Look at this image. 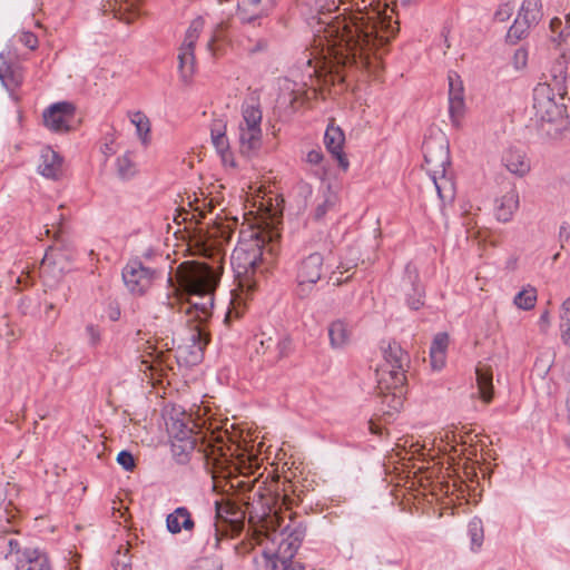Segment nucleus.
<instances>
[{
  "label": "nucleus",
  "mask_w": 570,
  "mask_h": 570,
  "mask_svg": "<svg viewBox=\"0 0 570 570\" xmlns=\"http://www.w3.org/2000/svg\"><path fill=\"white\" fill-rule=\"evenodd\" d=\"M153 362H154V358H153L151 361H149V360H142V362H141V363L146 365V368H147V370H153V368H154Z\"/></svg>",
  "instance_id": "nucleus-64"
},
{
  "label": "nucleus",
  "mask_w": 570,
  "mask_h": 570,
  "mask_svg": "<svg viewBox=\"0 0 570 570\" xmlns=\"http://www.w3.org/2000/svg\"><path fill=\"white\" fill-rule=\"evenodd\" d=\"M205 27L202 17L194 19L186 33L181 46L178 49V70L180 80L188 85L196 71L195 46Z\"/></svg>",
  "instance_id": "nucleus-10"
},
{
  "label": "nucleus",
  "mask_w": 570,
  "mask_h": 570,
  "mask_svg": "<svg viewBox=\"0 0 570 570\" xmlns=\"http://www.w3.org/2000/svg\"><path fill=\"white\" fill-rule=\"evenodd\" d=\"M130 122L136 127V132L144 145L150 140V120L142 111L129 114Z\"/></svg>",
  "instance_id": "nucleus-33"
},
{
  "label": "nucleus",
  "mask_w": 570,
  "mask_h": 570,
  "mask_svg": "<svg viewBox=\"0 0 570 570\" xmlns=\"http://www.w3.org/2000/svg\"><path fill=\"white\" fill-rule=\"evenodd\" d=\"M337 203V195L327 187L324 193V200L322 204H318L315 209V218L322 219L326 213L332 209Z\"/></svg>",
  "instance_id": "nucleus-43"
},
{
  "label": "nucleus",
  "mask_w": 570,
  "mask_h": 570,
  "mask_svg": "<svg viewBox=\"0 0 570 570\" xmlns=\"http://www.w3.org/2000/svg\"><path fill=\"white\" fill-rule=\"evenodd\" d=\"M226 29H227V24L225 22H220V23H217L215 29L213 30V35L207 42V49L213 55L216 52V49H215L216 41L223 39L224 32L226 31Z\"/></svg>",
  "instance_id": "nucleus-44"
},
{
  "label": "nucleus",
  "mask_w": 570,
  "mask_h": 570,
  "mask_svg": "<svg viewBox=\"0 0 570 570\" xmlns=\"http://www.w3.org/2000/svg\"><path fill=\"white\" fill-rule=\"evenodd\" d=\"M248 494L243 493L239 498L242 505L248 515V523L262 533L266 529H274L279 525L282 510H289L295 500L284 489V494L266 488L264 483L256 484V481L248 483Z\"/></svg>",
  "instance_id": "nucleus-4"
},
{
  "label": "nucleus",
  "mask_w": 570,
  "mask_h": 570,
  "mask_svg": "<svg viewBox=\"0 0 570 570\" xmlns=\"http://www.w3.org/2000/svg\"><path fill=\"white\" fill-rule=\"evenodd\" d=\"M176 278L184 292L197 298L189 301L185 308L187 336L185 343L178 347L179 355L185 356L186 362L197 364L209 343L205 323L212 316L219 275L205 263L184 262L177 267Z\"/></svg>",
  "instance_id": "nucleus-2"
},
{
  "label": "nucleus",
  "mask_w": 570,
  "mask_h": 570,
  "mask_svg": "<svg viewBox=\"0 0 570 570\" xmlns=\"http://www.w3.org/2000/svg\"><path fill=\"white\" fill-rule=\"evenodd\" d=\"M188 205L193 207V212L184 210L175 218L176 222H178V217H181L183 222L190 219L199 223V220L205 217L206 208L212 207L210 202H207L206 199L199 200L197 197H195L194 202L189 200Z\"/></svg>",
  "instance_id": "nucleus-36"
},
{
  "label": "nucleus",
  "mask_w": 570,
  "mask_h": 570,
  "mask_svg": "<svg viewBox=\"0 0 570 570\" xmlns=\"http://www.w3.org/2000/svg\"><path fill=\"white\" fill-rule=\"evenodd\" d=\"M371 431H372V433H375V434H381L382 433L381 429L376 424H374L373 422H371Z\"/></svg>",
  "instance_id": "nucleus-63"
},
{
  "label": "nucleus",
  "mask_w": 570,
  "mask_h": 570,
  "mask_svg": "<svg viewBox=\"0 0 570 570\" xmlns=\"http://www.w3.org/2000/svg\"><path fill=\"white\" fill-rule=\"evenodd\" d=\"M502 163L511 174L519 177L527 175L531 168L525 153L517 148L507 149L502 156Z\"/></svg>",
  "instance_id": "nucleus-23"
},
{
  "label": "nucleus",
  "mask_w": 570,
  "mask_h": 570,
  "mask_svg": "<svg viewBox=\"0 0 570 570\" xmlns=\"http://www.w3.org/2000/svg\"><path fill=\"white\" fill-rule=\"evenodd\" d=\"M86 335L88 337V344L91 347H96L101 342V331L98 326L94 324H89L86 326Z\"/></svg>",
  "instance_id": "nucleus-46"
},
{
  "label": "nucleus",
  "mask_w": 570,
  "mask_h": 570,
  "mask_svg": "<svg viewBox=\"0 0 570 570\" xmlns=\"http://www.w3.org/2000/svg\"><path fill=\"white\" fill-rule=\"evenodd\" d=\"M262 128H239V149L243 155H252L262 146Z\"/></svg>",
  "instance_id": "nucleus-26"
},
{
  "label": "nucleus",
  "mask_w": 570,
  "mask_h": 570,
  "mask_svg": "<svg viewBox=\"0 0 570 570\" xmlns=\"http://www.w3.org/2000/svg\"><path fill=\"white\" fill-rule=\"evenodd\" d=\"M20 42H22L29 49H36L38 46V39L32 32H22L19 38Z\"/></svg>",
  "instance_id": "nucleus-52"
},
{
  "label": "nucleus",
  "mask_w": 570,
  "mask_h": 570,
  "mask_svg": "<svg viewBox=\"0 0 570 570\" xmlns=\"http://www.w3.org/2000/svg\"><path fill=\"white\" fill-rule=\"evenodd\" d=\"M75 114V108L69 102H57L43 112V122L52 131H68L69 122Z\"/></svg>",
  "instance_id": "nucleus-13"
},
{
  "label": "nucleus",
  "mask_w": 570,
  "mask_h": 570,
  "mask_svg": "<svg viewBox=\"0 0 570 570\" xmlns=\"http://www.w3.org/2000/svg\"><path fill=\"white\" fill-rule=\"evenodd\" d=\"M212 141L217 153L222 156L223 161L227 163V160L232 157V154L229 151L228 138L226 137L225 132L212 129Z\"/></svg>",
  "instance_id": "nucleus-41"
},
{
  "label": "nucleus",
  "mask_w": 570,
  "mask_h": 570,
  "mask_svg": "<svg viewBox=\"0 0 570 570\" xmlns=\"http://www.w3.org/2000/svg\"><path fill=\"white\" fill-rule=\"evenodd\" d=\"M519 208V194L511 186L501 197L495 199L494 213L498 220L508 223Z\"/></svg>",
  "instance_id": "nucleus-22"
},
{
  "label": "nucleus",
  "mask_w": 570,
  "mask_h": 570,
  "mask_svg": "<svg viewBox=\"0 0 570 570\" xmlns=\"http://www.w3.org/2000/svg\"><path fill=\"white\" fill-rule=\"evenodd\" d=\"M345 136L343 130L334 125H328L324 135V144L328 153L337 160L338 166L345 171L348 169L350 163L343 153Z\"/></svg>",
  "instance_id": "nucleus-15"
},
{
  "label": "nucleus",
  "mask_w": 570,
  "mask_h": 570,
  "mask_svg": "<svg viewBox=\"0 0 570 570\" xmlns=\"http://www.w3.org/2000/svg\"><path fill=\"white\" fill-rule=\"evenodd\" d=\"M188 570H223V563L220 561L212 562L205 558L196 561Z\"/></svg>",
  "instance_id": "nucleus-47"
},
{
  "label": "nucleus",
  "mask_w": 570,
  "mask_h": 570,
  "mask_svg": "<svg viewBox=\"0 0 570 570\" xmlns=\"http://www.w3.org/2000/svg\"><path fill=\"white\" fill-rule=\"evenodd\" d=\"M108 318L116 322L120 318V308L117 304H110L107 309Z\"/></svg>",
  "instance_id": "nucleus-58"
},
{
  "label": "nucleus",
  "mask_w": 570,
  "mask_h": 570,
  "mask_svg": "<svg viewBox=\"0 0 570 570\" xmlns=\"http://www.w3.org/2000/svg\"><path fill=\"white\" fill-rule=\"evenodd\" d=\"M449 115L454 127H459L464 116V88L460 77L456 73H450L449 77Z\"/></svg>",
  "instance_id": "nucleus-14"
},
{
  "label": "nucleus",
  "mask_w": 570,
  "mask_h": 570,
  "mask_svg": "<svg viewBox=\"0 0 570 570\" xmlns=\"http://www.w3.org/2000/svg\"><path fill=\"white\" fill-rule=\"evenodd\" d=\"M291 340L286 336L255 335L250 341V360L262 366H274L288 355Z\"/></svg>",
  "instance_id": "nucleus-9"
},
{
  "label": "nucleus",
  "mask_w": 570,
  "mask_h": 570,
  "mask_svg": "<svg viewBox=\"0 0 570 570\" xmlns=\"http://www.w3.org/2000/svg\"><path fill=\"white\" fill-rule=\"evenodd\" d=\"M320 63H321V60L317 59L316 57L314 59L311 58V57L307 58L306 66L311 69L309 76H313L314 73H317L318 68H320ZM322 63H325V61H322Z\"/></svg>",
  "instance_id": "nucleus-59"
},
{
  "label": "nucleus",
  "mask_w": 570,
  "mask_h": 570,
  "mask_svg": "<svg viewBox=\"0 0 570 570\" xmlns=\"http://www.w3.org/2000/svg\"><path fill=\"white\" fill-rule=\"evenodd\" d=\"M293 513L288 514L289 522L283 527L284 517L279 520V525L274 529H266L264 533L266 543L264 557L266 568H277V560L291 561L301 547L306 528L293 519Z\"/></svg>",
  "instance_id": "nucleus-5"
},
{
  "label": "nucleus",
  "mask_w": 570,
  "mask_h": 570,
  "mask_svg": "<svg viewBox=\"0 0 570 570\" xmlns=\"http://www.w3.org/2000/svg\"><path fill=\"white\" fill-rule=\"evenodd\" d=\"M23 80L22 72L19 67L8 65L2 61L0 65V81L8 91H13Z\"/></svg>",
  "instance_id": "nucleus-30"
},
{
  "label": "nucleus",
  "mask_w": 570,
  "mask_h": 570,
  "mask_svg": "<svg viewBox=\"0 0 570 570\" xmlns=\"http://www.w3.org/2000/svg\"><path fill=\"white\" fill-rule=\"evenodd\" d=\"M559 330L562 343L570 348V296L560 305Z\"/></svg>",
  "instance_id": "nucleus-34"
},
{
  "label": "nucleus",
  "mask_w": 570,
  "mask_h": 570,
  "mask_svg": "<svg viewBox=\"0 0 570 570\" xmlns=\"http://www.w3.org/2000/svg\"><path fill=\"white\" fill-rule=\"evenodd\" d=\"M449 344V336L445 333H439L435 335L431 347L430 358L431 365L434 370H441L445 362V351Z\"/></svg>",
  "instance_id": "nucleus-29"
},
{
  "label": "nucleus",
  "mask_w": 570,
  "mask_h": 570,
  "mask_svg": "<svg viewBox=\"0 0 570 570\" xmlns=\"http://www.w3.org/2000/svg\"><path fill=\"white\" fill-rule=\"evenodd\" d=\"M537 298V289L528 285L514 296L513 303L520 309L530 311L535 306Z\"/></svg>",
  "instance_id": "nucleus-37"
},
{
  "label": "nucleus",
  "mask_w": 570,
  "mask_h": 570,
  "mask_svg": "<svg viewBox=\"0 0 570 570\" xmlns=\"http://www.w3.org/2000/svg\"><path fill=\"white\" fill-rule=\"evenodd\" d=\"M330 345L333 350H343L352 341V325L344 318L332 321L327 327Z\"/></svg>",
  "instance_id": "nucleus-20"
},
{
  "label": "nucleus",
  "mask_w": 570,
  "mask_h": 570,
  "mask_svg": "<svg viewBox=\"0 0 570 570\" xmlns=\"http://www.w3.org/2000/svg\"><path fill=\"white\" fill-rule=\"evenodd\" d=\"M476 384L480 397L485 402H491L493 397L492 370L488 365H479L475 370Z\"/></svg>",
  "instance_id": "nucleus-28"
},
{
  "label": "nucleus",
  "mask_w": 570,
  "mask_h": 570,
  "mask_svg": "<svg viewBox=\"0 0 570 570\" xmlns=\"http://www.w3.org/2000/svg\"><path fill=\"white\" fill-rule=\"evenodd\" d=\"M195 525L191 513L186 507L176 508L166 518V528L171 534H178L183 531L190 533L194 531Z\"/></svg>",
  "instance_id": "nucleus-21"
},
{
  "label": "nucleus",
  "mask_w": 570,
  "mask_h": 570,
  "mask_svg": "<svg viewBox=\"0 0 570 570\" xmlns=\"http://www.w3.org/2000/svg\"><path fill=\"white\" fill-rule=\"evenodd\" d=\"M521 20L535 26L542 18L541 1L540 0H524L518 13Z\"/></svg>",
  "instance_id": "nucleus-32"
},
{
  "label": "nucleus",
  "mask_w": 570,
  "mask_h": 570,
  "mask_svg": "<svg viewBox=\"0 0 570 570\" xmlns=\"http://www.w3.org/2000/svg\"><path fill=\"white\" fill-rule=\"evenodd\" d=\"M342 2H343L342 0H337V1L332 0L331 3L326 4V10L327 11L336 10V9H338V7Z\"/></svg>",
  "instance_id": "nucleus-61"
},
{
  "label": "nucleus",
  "mask_w": 570,
  "mask_h": 570,
  "mask_svg": "<svg viewBox=\"0 0 570 570\" xmlns=\"http://www.w3.org/2000/svg\"><path fill=\"white\" fill-rule=\"evenodd\" d=\"M208 539L204 546V552L210 553L213 551L222 549L224 542H228L226 539V532L220 530L217 522L208 525L207 529Z\"/></svg>",
  "instance_id": "nucleus-35"
},
{
  "label": "nucleus",
  "mask_w": 570,
  "mask_h": 570,
  "mask_svg": "<svg viewBox=\"0 0 570 570\" xmlns=\"http://www.w3.org/2000/svg\"><path fill=\"white\" fill-rule=\"evenodd\" d=\"M357 257H353L351 259H347V261H341L340 264L337 265V271L340 274H343L345 272H348L350 269L354 268L357 266Z\"/></svg>",
  "instance_id": "nucleus-54"
},
{
  "label": "nucleus",
  "mask_w": 570,
  "mask_h": 570,
  "mask_svg": "<svg viewBox=\"0 0 570 570\" xmlns=\"http://www.w3.org/2000/svg\"><path fill=\"white\" fill-rule=\"evenodd\" d=\"M397 32V22H392L391 16L358 10L328 27L325 37L333 39L327 40V56L338 66L368 69L372 58L380 62Z\"/></svg>",
  "instance_id": "nucleus-1"
},
{
  "label": "nucleus",
  "mask_w": 570,
  "mask_h": 570,
  "mask_svg": "<svg viewBox=\"0 0 570 570\" xmlns=\"http://www.w3.org/2000/svg\"><path fill=\"white\" fill-rule=\"evenodd\" d=\"M424 168L436 189L439 198L452 202L455 197L453 179L448 176L450 151L448 140L443 136L430 137L423 142Z\"/></svg>",
  "instance_id": "nucleus-6"
},
{
  "label": "nucleus",
  "mask_w": 570,
  "mask_h": 570,
  "mask_svg": "<svg viewBox=\"0 0 570 570\" xmlns=\"http://www.w3.org/2000/svg\"><path fill=\"white\" fill-rule=\"evenodd\" d=\"M559 18H553L550 22V29L552 33L558 32V38H553V41H558V45H564L570 48V13L566 17L564 27Z\"/></svg>",
  "instance_id": "nucleus-38"
},
{
  "label": "nucleus",
  "mask_w": 570,
  "mask_h": 570,
  "mask_svg": "<svg viewBox=\"0 0 570 570\" xmlns=\"http://www.w3.org/2000/svg\"><path fill=\"white\" fill-rule=\"evenodd\" d=\"M259 49V43L253 47H244V50H246L249 53L256 52Z\"/></svg>",
  "instance_id": "nucleus-62"
},
{
  "label": "nucleus",
  "mask_w": 570,
  "mask_h": 570,
  "mask_svg": "<svg viewBox=\"0 0 570 570\" xmlns=\"http://www.w3.org/2000/svg\"><path fill=\"white\" fill-rule=\"evenodd\" d=\"M544 82L533 89L532 109L541 129L551 138H561L570 129L567 106L563 100L568 94L567 60L562 55L552 65Z\"/></svg>",
  "instance_id": "nucleus-3"
},
{
  "label": "nucleus",
  "mask_w": 570,
  "mask_h": 570,
  "mask_svg": "<svg viewBox=\"0 0 570 570\" xmlns=\"http://www.w3.org/2000/svg\"><path fill=\"white\" fill-rule=\"evenodd\" d=\"M468 534L471 540V549L474 551L479 550L484 539V530L481 519L474 518L469 522Z\"/></svg>",
  "instance_id": "nucleus-39"
},
{
  "label": "nucleus",
  "mask_w": 570,
  "mask_h": 570,
  "mask_svg": "<svg viewBox=\"0 0 570 570\" xmlns=\"http://www.w3.org/2000/svg\"><path fill=\"white\" fill-rule=\"evenodd\" d=\"M215 505L216 519H223L230 525L233 532L239 533L245 525L246 517H248L245 508L232 502H228L225 505L216 502Z\"/></svg>",
  "instance_id": "nucleus-17"
},
{
  "label": "nucleus",
  "mask_w": 570,
  "mask_h": 570,
  "mask_svg": "<svg viewBox=\"0 0 570 570\" xmlns=\"http://www.w3.org/2000/svg\"><path fill=\"white\" fill-rule=\"evenodd\" d=\"M379 391L381 395L382 414L391 417L394 413L400 412L404 403V384L384 391L379 389Z\"/></svg>",
  "instance_id": "nucleus-24"
},
{
  "label": "nucleus",
  "mask_w": 570,
  "mask_h": 570,
  "mask_svg": "<svg viewBox=\"0 0 570 570\" xmlns=\"http://www.w3.org/2000/svg\"><path fill=\"white\" fill-rule=\"evenodd\" d=\"M513 6L511 3L500 4L494 13V18L497 21L504 22L510 19L513 13Z\"/></svg>",
  "instance_id": "nucleus-49"
},
{
  "label": "nucleus",
  "mask_w": 570,
  "mask_h": 570,
  "mask_svg": "<svg viewBox=\"0 0 570 570\" xmlns=\"http://www.w3.org/2000/svg\"><path fill=\"white\" fill-rule=\"evenodd\" d=\"M114 568L115 570H130V557L128 556V549L125 551L118 550L117 554L114 559Z\"/></svg>",
  "instance_id": "nucleus-45"
},
{
  "label": "nucleus",
  "mask_w": 570,
  "mask_h": 570,
  "mask_svg": "<svg viewBox=\"0 0 570 570\" xmlns=\"http://www.w3.org/2000/svg\"><path fill=\"white\" fill-rule=\"evenodd\" d=\"M512 62L515 69H523L528 62V51L523 48L517 49L513 55Z\"/></svg>",
  "instance_id": "nucleus-50"
},
{
  "label": "nucleus",
  "mask_w": 570,
  "mask_h": 570,
  "mask_svg": "<svg viewBox=\"0 0 570 570\" xmlns=\"http://www.w3.org/2000/svg\"><path fill=\"white\" fill-rule=\"evenodd\" d=\"M341 275H342V274H340V273H338V271H337V272H333V274H332V276H331V278H330V279L333 282V285H335V286H340V285H342L344 282H346V281L348 279V277H346L345 279H343V278L341 277Z\"/></svg>",
  "instance_id": "nucleus-60"
},
{
  "label": "nucleus",
  "mask_w": 570,
  "mask_h": 570,
  "mask_svg": "<svg viewBox=\"0 0 570 570\" xmlns=\"http://www.w3.org/2000/svg\"><path fill=\"white\" fill-rule=\"evenodd\" d=\"M550 323H551L550 312H549V309H544L539 317V326H540L541 332L546 333L548 331V328L550 327Z\"/></svg>",
  "instance_id": "nucleus-55"
},
{
  "label": "nucleus",
  "mask_w": 570,
  "mask_h": 570,
  "mask_svg": "<svg viewBox=\"0 0 570 570\" xmlns=\"http://www.w3.org/2000/svg\"><path fill=\"white\" fill-rule=\"evenodd\" d=\"M272 237L267 232H254L250 239L243 240L235 247L232 254V265L237 275L247 277L254 275L263 259V249Z\"/></svg>",
  "instance_id": "nucleus-8"
},
{
  "label": "nucleus",
  "mask_w": 570,
  "mask_h": 570,
  "mask_svg": "<svg viewBox=\"0 0 570 570\" xmlns=\"http://www.w3.org/2000/svg\"><path fill=\"white\" fill-rule=\"evenodd\" d=\"M242 117L239 128H261L263 114L259 104L254 99L245 101L242 107Z\"/></svg>",
  "instance_id": "nucleus-27"
},
{
  "label": "nucleus",
  "mask_w": 570,
  "mask_h": 570,
  "mask_svg": "<svg viewBox=\"0 0 570 570\" xmlns=\"http://www.w3.org/2000/svg\"><path fill=\"white\" fill-rule=\"evenodd\" d=\"M16 570H52L48 556L39 549L26 548L16 558Z\"/></svg>",
  "instance_id": "nucleus-19"
},
{
  "label": "nucleus",
  "mask_w": 570,
  "mask_h": 570,
  "mask_svg": "<svg viewBox=\"0 0 570 570\" xmlns=\"http://www.w3.org/2000/svg\"><path fill=\"white\" fill-rule=\"evenodd\" d=\"M532 27L533 26H531L530 23L517 17L513 24L508 30L507 38L511 42H517L524 38L528 35L530 28Z\"/></svg>",
  "instance_id": "nucleus-42"
},
{
  "label": "nucleus",
  "mask_w": 570,
  "mask_h": 570,
  "mask_svg": "<svg viewBox=\"0 0 570 570\" xmlns=\"http://www.w3.org/2000/svg\"><path fill=\"white\" fill-rule=\"evenodd\" d=\"M323 153L320 148L312 149L306 154L305 161L309 165H321L323 161Z\"/></svg>",
  "instance_id": "nucleus-51"
},
{
  "label": "nucleus",
  "mask_w": 570,
  "mask_h": 570,
  "mask_svg": "<svg viewBox=\"0 0 570 570\" xmlns=\"http://www.w3.org/2000/svg\"><path fill=\"white\" fill-rule=\"evenodd\" d=\"M38 171L46 178L57 179L62 171V159L59 154L49 147L42 149Z\"/></svg>",
  "instance_id": "nucleus-25"
},
{
  "label": "nucleus",
  "mask_w": 570,
  "mask_h": 570,
  "mask_svg": "<svg viewBox=\"0 0 570 570\" xmlns=\"http://www.w3.org/2000/svg\"><path fill=\"white\" fill-rule=\"evenodd\" d=\"M169 434L180 444L173 443V448L179 446L183 452L194 450L196 441L193 438V428L184 420L170 417L166 423Z\"/></svg>",
  "instance_id": "nucleus-18"
},
{
  "label": "nucleus",
  "mask_w": 570,
  "mask_h": 570,
  "mask_svg": "<svg viewBox=\"0 0 570 570\" xmlns=\"http://www.w3.org/2000/svg\"><path fill=\"white\" fill-rule=\"evenodd\" d=\"M268 570H303V567L299 563L291 561L277 560V568H267Z\"/></svg>",
  "instance_id": "nucleus-53"
},
{
  "label": "nucleus",
  "mask_w": 570,
  "mask_h": 570,
  "mask_svg": "<svg viewBox=\"0 0 570 570\" xmlns=\"http://www.w3.org/2000/svg\"><path fill=\"white\" fill-rule=\"evenodd\" d=\"M117 462L126 471H131L136 465L134 455L129 451L119 452L117 455Z\"/></svg>",
  "instance_id": "nucleus-48"
},
{
  "label": "nucleus",
  "mask_w": 570,
  "mask_h": 570,
  "mask_svg": "<svg viewBox=\"0 0 570 570\" xmlns=\"http://www.w3.org/2000/svg\"><path fill=\"white\" fill-rule=\"evenodd\" d=\"M155 269L146 267L138 259L129 261L122 268L121 277L127 289L134 295H142L151 286Z\"/></svg>",
  "instance_id": "nucleus-11"
},
{
  "label": "nucleus",
  "mask_w": 570,
  "mask_h": 570,
  "mask_svg": "<svg viewBox=\"0 0 570 570\" xmlns=\"http://www.w3.org/2000/svg\"><path fill=\"white\" fill-rule=\"evenodd\" d=\"M324 257L321 253H312L302 259L297 271V289L305 296L322 277Z\"/></svg>",
  "instance_id": "nucleus-12"
},
{
  "label": "nucleus",
  "mask_w": 570,
  "mask_h": 570,
  "mask_svg": "<svg viewBox=\"0 0 570 570\" xmlns=\"http://www.w3.org/2000/svg\"><path fill=\"white\" fill-rule=\"evenodd\" d=\"M383 361L376 370L377 389L382 391L397 387L406 382V367L410 364L409 354L395 341L382 346Z\"/></svg>",
  "instance_id": "nucleus-7"
},
{
  "label": "nucleus",
  "mask_w": 570,
  "mask_h": 570,
  "mask_svg": "<svg viewBox=\"0 0 570 570\" xmlns=\"http://www.w3.org/2000/svg\"><path fill=\"white\" fill-rule=\"evenodd\" d=\"M14 518V513L12 511L4 510L3 512L0 511V529L3 532H9L10 529L2 523V519L6 521L7 524L11 522V519Z\"/></svg>",
  "instance_id": "nucleus-56"
},
{
  "label": "nucleus",
  "mask_w": 570,
  "mask_h": 570,
  "mask_svg": "<svg viewBox=\"0 0 570 570\" xmlns=\"http://www.w3.org/2000/svg\"><path fill=\"white\" fill-rule=\"evenodd\" d=\"M406 273L407 277L403 282L405 303L411 309L417 311L424 305L425 292L419 282L416 272L411 271L410 265L406 266Z\"/></svg>",
  "instance_id": "nucleus-16"
},
{
  "label": "nucleus",
  "mask_w": 570,
  "mask_h": 570,
  "mask_svg": "<svg viewBox=\"0 0 570 570\" xmlns=\"http://www.w3.org/2000/svg\"><path fill=\"white\" fill-rule=\"evenodd\" d=\"M8 546H9V553H10V554L16 553V554H17V558H18V557L21 554V552L23 551V550H21V544H20V542H19L17 539H14V538H10V539L8 540Z\"/></svg>",
  "instance_id": "nucleus-57"
},
{
  "label": "nucleus",
  "mask_w": 570,
  "mask_h": 570,
  "mask_svg": "<svg viewBox=\"0 0 570 570\" xmlns=\"http://www.w3.org/2000/svg\"><path fill=\"white\" fill-rule=\"evenodd\" d=\"M67 265L68 256L61 248L58 247H49L41 262L42 269L52 267L63 272L67 268Z\"/></svg>",
  "instance_id": "nucleus-31"
},
{
  "label": "nucleus",
  "mask_w": 570,
  "mask_h": 570,
  "mask_svg": "<svg viewBox=\"0 0 570 570\" xmlns=\"http://www.w3.org/2000/svg\"><path fill=\"white\" fill-rule=\"evenodd\" d=\"M117 174L121 179H130L136 173V164L132 161L129 154H125L116 160Z\"/></svg>",
  "instance_id": "nucleus-40"
}]
</instances>
